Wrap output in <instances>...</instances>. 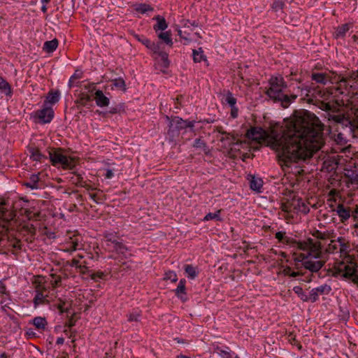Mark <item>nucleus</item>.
I'll return each instance as SVG.
<instances>
[{
	"label": "nucleus",
	"mask_w": 358,
	"mask_h": 358,
	"mask_svg": "<svg viewBox=\"0 0 358 358\" xmlns=\"http://www.w3.org/2000/svg\"><path fill=\"white\" fill-rule=\"evenodd\" d=\"M161 46L162 45H159V49L157 50V52H154L153 54L155 55H157L158 56H159L161 57V60H162V66L164 67V69H168L170 66V61L169 59V54L165 52V51H162L161 50Z\"/></svg>",
	"instance_id": "nucleus-31"
},
{
	"label": "nucleus",
	"mask_w": 358,
	"mask_h": 358,
	"mask_svg": "<svg viewBox=\"0 0 358 358\" xmlns=\"http://www.w3.org/2000/svg\"><path fill=\"white\" fill-rule=\"evenodd\" d=\"M319 294L318 292L316 291V288H313L310 290L309 294L308 295V302L310 301L312 303H314L317 301L319 299Z\"/></svg>",
	"instance_id": "nucleus-60"
},
{
	"label": "nucleus",
	"mask_w": 358,
	"mask_h": 358,
	"mask_svg": "<svg viewBox=\"0 0 358 358\" xmlns=\"http://www.w3.org/2000/svg\"><path fill=\"white\" fill-rule=\"evenodd\" d=\"M319 108L325 112L324 117L327 118L329 124L348 127L351 124L346 113H343L337 104V102L331 103L321 101L319 102Z\"/></svg>",
	"instance_id": "nucleus-2"
},
{
	"label": "nucleus",
	"mask_w": 358,
	"mask_h": 358,
	"mask_svg": "<svg viewBox=\"0 0 358 358\" xmlns=\"http://www.w3.org/2000/svg\"><path fill=\"white\" fill-rule=\"evenodd\" d=\"M158 38L163 41L166 45H168L170 47L173 46V41L171 38V33L170 31H164V32H160L157 35Z\"/></svg>",
	"instance_id": "nucleus-43"
},
{
	"label": "nucleus",
	"mask_w": 358,
	"mask_h": 358,
	"mask_svg": "<svg viewBox=\"0 0 358 358\" xmlns=\"http://www.w3.org/2000/svg\"><path fill=\"white\" fill-rule=\"evenodd\" d=\"M285 6V0H273L272 3L271 4V8L274 12H278L280 10H282Z\"/></svg>",
	"instance_id": "nucleus-48"
},
{
	"label": "nucleus",
	"mask_w": 358,
	"mask_h": 358,
	"mask_svg": "<svg viewBox=\"0 0 358 358\" xmlns=\"http://www.w3.org/2000/svg\"><path fill=\"white\" fill-rule=\"evenodd\" d=\"M111 251L115 252L117 254L120 255L124 259H127L132 255L129 252V248L123 243L122 240L119 241L117 245H115L111 248Z\"/></svg>",
	"instance_id": "nucleus-18"
},
{
	"label": "nucleus",
	"mask_w": 358,
	"mask_h": 358,
	"mask_svg": "<svg viewBox=\"0 0 358 358\" xmlns=\"http://www.w3.org/2000/svg\"><path fill=\"white\" fill-rule=\"evenodd\" d=\"M89 196L97 204L102 203L105 200L104 196H99L98 194L89 193Z\"/></svg>",
	"instance_id": "nucleus-64"
},
{
	"label": "nucleus",
	"mask_w": 358,
	"mask_h": 358,
	"mask_svg": "<svg viewBox=\"0 0 358 358\" xmlns=\"http://www.w3.org/2000/svg\"><path fill=\"white\" fill-rule=\"evenodd\" d=\"M48 158L54 166L61 165L64 169L73 170L78 161L76 157L66 156L64 154L65 150L62 148H48Z\"/></svg>",
	"instance_id": "nucleus-3"
},
{
	"label": "nucleus",
	"mask_w": 358,
	"mask_h": 358,
	"mask_svg": "<svg viewBox=\"0 0 358 358\" xmlns=\"http://www.w3.org/2000/svg\"><path fill=\"white\" fill-rule=\"evenodd\" d=\"M164 279L166 280H169L172 282H176L178 280V276L175 271H169L165 273Z\"/></svg>",
	"instance_id": "nucleus-59"
},
{
	"label": "nucleus",
	"mask_w": 358,
	"mask_h": 358,
	"mask_svg": "<svg viewBox=\"0 0 358 358\" xmlns=\"http://www.w3.org/2000/svg\"><path fill=\"white\" fill-rule=\"evenodd\" d=\"M22 248L21 241L7 235L0 237V253L7 255L8 252L17 254Z\"/></svg>",
	"instance_id": "nucleus-4"
},
{
	"label": "nucleus",
	"mask_w": 358,
	"mask_h": 358,
	"mask_svg": "<svg viewBox=\"0 0 358 358\" xmlns=\"http://www.w3.org/2000/svg\"><path fill=\"white\" fill-rule=\"evenodd\" d=\"M311 78L317 83L326 85L328 83V75L327 73H313Z\"/></svg>",
	"instance_id": "nucleus-34"
},
{
	"label": "nucleus",
	"mask_w": 358,
	"mask_h": 358,
	"mask_svg": "<svg viewBox=\"0 0 358 358\" xmlns=\"http://www.w3.org/2000/svg\"><path fill=\"white\" fill-rule=\"evenodd\" d=\"M309 250L311 252L315 253L313 255L314 258H318L319 255L321 253V243L320 241H315Z\"/></svg>",
	"instance_id": "nucleus-53"
},
{
	"label": "nucleus",
	"mask_w": 358,
	"mask_h": 358,
	"mask_svg": "<svg viewBox=\"0 0 358 358\" xmlns=\"http://www.w3.org/2000/svg\"><path fill=\"white\" fill-rule=\"evenodd\" d=\"M165 119L169 122L167 136L169 141L173 142L180 135V131L184 129V120L178 116H165Z\"/></svg>",
	"instance_id": "nucleus-6"
},
{
	"label": "nucleus",
	"mask_w": 358,
	"mask_h": 358,
	"mask_svg": "<svg viewBox=\"0 0 358 358\" xmlns=\"http://www.w3.org/2000/svg\"><path fill=\"white\" fill-rule=\"evenodd\" d=\"M74 176L71 177V181L78 187L85 186V181L81 173L76 171L72 172Z\"/></svg>",
	"instance_id": "nucleus-42"
},
{
	"label": "nucleus",
	"mask_w": 358,
	"mask_h": 358,
	"mask_svg": "<svg viewBox=\"0 0 358 358\" xmlns=\"http://www.w3.org/2000/svg\"><path fill=\"white\" fill-rule=\"evenodd\" d=\"M32 324L39 330H45L48 325V322L45 317H35L32 320Z\"/></svg>",
	"instance_id": "nucleus-36"
},
{
	"label": "nucleus",
	"mask_w": 358,
	"mask_h": 358,
	"mask_svg": "<svg viewBox=\"0 0 358 358\" xmlns=\"http://www.w3.org/2000/svg\"><path fill=\"white\" fill-rule=\"evenodd\" d=\"M45 301V295L43 293L36 292V295L34 298V303L35 306H38L40 303H43Z\"/></svg>",
	"instance_id": "nucleus-63"
},
{
	"label": "nucleus",
	"mask_w": 358,
	"mask_h": 358,
	"mask_svg": "<svg viewBox=\"0 0 358 358\" xmlns=\"http://www.w3.org/2000/svg\"><path fill=\"white\" fill-rule=\"evenodd\" d=\"M291 245L294 247L297 248L299 250H309L306 241H298L293 238V241Z\"/></svg>",
	"instance_id": "nucleus-56"
},
{
	"label": "nucleus",
	"mask_w": 358,
	"mask_h": 358,
	"mask_svg": "<svg viewBox=\"0 0 358 358\" xmlns=\"http://www.w3.org/2000/svg\"><path fill=\"white\" fill-rule=\"evenodd\" d=\"M236 99L233 96V94L229 91L227 92L224 97V101L229 105L230 107H234L236 104Z\"/></svg>",
	"instance_id": "nucleus-55"
},
{
	"label": "nucleus",
	"mask_w": 358,
	"mask_h": 358,
	"mask_svg": "<svg viewBox=\"0 0 358 358\" xmlns=\"http://www.w3.org/2000/svg\"><path fill=\"white\" fill-rule=\"evenodd\" d=\"M48 157L44 155H43L39 149H38L37 152L34 154L33 157L31 159L32 161L38 162H44Z\"/></svg>",
	"instance_id": "nucleus-58"
},
{
	"label": "nucleus",
	"mask_w": 358,
	"mask_h": 358,
	"mask_svg": "<svg viewBox=\"0 0 358 358\" xmlns=\"http://www.w3.org/2000/svg\"><path fill=\"white\" fill-rule=\"evenodd\" d=\"M294 206V208L301 211L305 214L309 213L310 209L308 206L306 204L304 201L301 198H296L294 197L292 199V204Z\"/></svg>",
	"instance_id": "nucleus-25"
},
{
	"label": "nucleus",
	"mask_w": 358,
	"mask_h": 358,
	"mask_svg": "<svg viewBox=\"0 0 358 358\" xmlns=\"http://www.w3.org/2000/svg\"><path fill=\"white\" fill-rule=\"evenodd\" d=\"M275 238L278 241L282 243L291 245L293 241V238L286 236L285 231H278L275 234Z\"/></svg>",
	"instance_id": "nucleus-41"
},
{
	"label": "nucleus",
	"mask_w": 358,
	"mask_h": 358,
	"mask_svg": "<svg viewBox=\"0 0 358 358\" xmlns=\"http://www.w3.org/2000/svg\"><path fill=\"white\" fill-rule=\"evenodd\" d=\"M59 99H60L59 90H51L47 94L45 103H49L52 105V104L57 103L59 101Z\"/></svg>",
	"instance_id": "nucleus-30"
},
{
	"label": "nucleus",
	"mask_w": 358,
	"mask_h": 358,
	"mask_svg": "<svg viewBox=\"0 0 358 358\" xmlns=\"http://www.w3.org/2000/svg\"><path fill=\"white\" fill-rule=\"evenodd\" d=\"M22 185L31 189H38L43 188V182L40 178V173L31 174L29 178L22 182Z\"/></svg>",
	"instance_id": "nucleus-13"
},
{
	"label": "nucleus",
	"mask_w": 358,
	"mask_h": 358,
	"mask_svg": "<svg viewBox=\"0 0 358 358\" xmlns=\"http://www.w3.org/2000/svg\"><path fill=\"white\" fill-rule=\"evenodd\" d=\"M112 83L114 87L117 89L122 90L123 92H126V83L124 80L122 78H115L112 80Z\"/></svg>",
	"instance_id": "nucleus-46"
},
{
	"label": "nucleus",
	"mask_w": 358,
	"mask_h": 358,
	"mask_svg": "<svg viewBox=\"0 0 358 358\" xmlns=\"http://www.w3.org/2000/svg\"><path fill=\"white\" fill-rule=\"evenodd\" d=\"M324 264V261H312L305 259V261L303 262V267L312 273H317L323 267Z\"/></svg>",
	"instance_id": "nucleus-15"
},
{
	"label": "nucleus",
	"mask_w": 358,
	"mask_h": 358,
	"mask_svg": "<svg viewBox=\"0 0 358 358\" xmlns=\"http://www.w3.org/2000/svg\"><path fill=\"white\" fill-rule=\"evenodd\" d=\"M335 240H331V243L328 245L326 251L328 253H335L338 252V245L335 243Z\"/></svg>",
	"instance_id": "nucleus-61"
},
{
	"label": "nucleus",
	"mask_w": 358,
	"mask_h": 358,
	"mask_svg": "<svg viewBox=\"0 0 358 358\" xmlns=\"http://www.w3.org/2000/svg\"><path fill=\"white\" fill-rule=\"evenodd\" d=\"M269 87L265 92L266 96L271 100L279 93L287 88V83L282 77L271 76L268 80Z\"/></svg>",
	"instance_id": "nucleus-7"
},
{
	"label": "nucleus",
	"mask_w": 358,
	"mask_h": 358,
	"mask_svg": "<svg viewBox=\"0 0 358 358\" xmlns=\"http://www.w3.org/2000/svg\"><path fill=\"white\" fill-rule=\"evenodd\" d=\"M18 231L21 235L26 237V240L27 241L29 238H34L36 229L34 224L24 222L20 225Z\"/></svg>",
	"instance_id": "nucleus-14"
},
{
	"label": "nucleus",
	"mask_w": 358,
	"mask_h": 358,
	"mask_svg": "<svg viewBox=\"0 0 358 358\" xmlns=\"http://www.w3.org/2000/svg\"><path fill=\"white\" fill-rule=\"evenodd\" d=\"M141 316V311L134 310L133 312L129 313L127 315V320L129 322H138Z\"/></svg>",
	"instance_id": "nucleus-52"
},
{
	"label": "nucleus",
	"mask_w": 358,
	"mask_h": 358,
	"mask_svg": "<svg viewBox=\"0 0 358 358\" xmlns=\"http://www.w3.org/2000/svg\"><path fill=\"white\" fill-rule=\"evenodd\" d=\"M284 121L281 136L273 129L270 134L261 127H253L248 130L246 136L256 141L271 138V147L278 152L279 163L289 167L292 163L312 157L320 148L323 128L319 118L306 110H294Z\"/></svg>",
	"instance_id": "nucleus-1"
},
{
	"label": "nucleus",
	"mask_w": 358,
	"mask_h": 358,
	"mask_svg": "<svg viewBox=\"0 0 358 358\" xmlns=\"http://www.w3.org/2000/svg\"><path fill=\"white\" fill-rule=\"evenodd\" d=\"M222 210H218L215 213H208L203 217V221H209L211 220H216L217 221H222V219L220 217V213Z\"/></svg>",
	"instance_id": "nucleus-49"
},
{
	"label": "nucleus",
	"mask_w": 358,
	"mask_h": 358,
	"mask_svg": "<svg viewBox=\"0 0 358 358\" xmlns=\"http://www.w3.org/2000/svg\"><path fill=\"white\" fill-rule=\"evenodd\" d=\"M58 44V40L56 38L51 41H47L44 43L43 50L48 53L52 52L57 49Z\"/></svg>",
	"instance_id": "nucleus-37"
},
{
	"label": "nucleus",
	"mask_w": 358,
	"mask_h": 358,
	"mask_svg": "<svg viewBox=\"0 0 358 358\" xmlns=\"http://www.w3.org/2000/svg\"><path fill=\"white\" fill-rule=\"evenodd\" d=\"M316 288V291L318 292L319 295L320 294H328L331 291V288L330 285L327 284H324L322 285H320Z\"/></svg>",
	"instance_id": "nucleus-57"
},
{
	"label": "nucleus",
	"mask_w": 358,
	"mask_h": 358,
	"mask_svg": "<svg viewBox=\"0 0 358 358\" xmlns=\"http://www.w3.org/2000/svg\"><path fill=\"white\" fill-rule=\"evenodd\" d=\"M216 131L224 135V137H222L220 141L221 142H227L229 145H234L235 144H238V141L236 140V136L234 134H231V133H228L223 130L222 127H218L216 129Z\"/></svg>",
	"instance_id": "nucleus-21"
},
{
	"label": "nucleus",
	"mask_w": 358,
	"mask_h": 358,
	"mask_svg": "<svg viewBox=\"0 0 358 358\" xmlns=\"http://www.w3.org/2000/svg\"><path fill=\"white\" fill-rule=\"evenodd\" d=\"M346 115H348V118L351 122V124H349L348 127H349L350 130L358 128V108L355 110L353 115H350L348 113H346Z\"/></svg>",
	"instance_id": "nucleus-39"
},
{
	"label": "nucleus",
	"mask_w": 358,
	"mask_h": 358,
	"mask_svg": "<svg viewBox=\"0 0 358 358\" xmlns=\"http://www.w3.org/2000/svg\"><path fill=\"white\" fill-rule=\"evenodd\" d=\"M103 236L105 241L107 243L106 245L108 247H111V248L115 245H117V242L121 240L118 233L116 231H106L103 233Z\"/></svg>",
	"instance_id": "nucleus-17"
},
{
	"label": "nucleus",
	"mask_w": 358,
	"mask_h": 358,
	"mask_svg": "<svg viewBox=\"0 0 358 358\" xmlns=\"http://www.w3.org/2000/svg\"><path fill=\"white\" fill-rule=\"evenodd\" d=\"M0 92L10 98L13 96V94L11 85L2 76H0Z\"/></svg>",
	"instance_id": "nucleus-29"
},
{
	"label": "nucleus",
	"mask_w": 358,
	"mask_h": 358,
	"mask_svg": "<svg viewBox=\"0 0 358 358\" xmlns=\"http://www.w3.org/2000/svg\"><path fill=\"white\" fill-rule=\"evenodd\" d=\"M184 270L187 277L191 280L195 279L199 275L198 268L192 264H185Z\"/></svg>",
	"instance_id": "nucleus-32"
},
{
	"label": "nucleus",
	"mask_w": 358,
	"mask_h": 358,
	"mask_svg": "<svg viewBox=\"0 0 358 358\" xmlns=\"http://www.w3.org/2000/svg\"><path fill=\"white\" fill-rule=\"evenodd\" d=\"M57 308L61 314L69 313L71 309V304L66 301L59 299V302L57 304Z\"/></svg>",
	"instance_id": "nucleus-44"
},
{
	"label": "nucleus",
	"mask_w": 358,
	"mask_h": 358,
	"mask_svg": "<svg viewBox=\"0 0 358 358\" xmlns=\"http://www.w3.org/2000/svg\"><path fill=\"white\" fill-rule=\"evenodd\" d=\"M91 101H92V98L89 94H85V93H82L80 95V98L76 101V103L81 105L83 106H86L87 103Z\"/></svg>",
	"instance_id": "nucleus-50"
},
{
	"label": "nucleus",
	"mask_w": 358,
	"mask_h": 358,
	"mask_svg": "<svg viewBox=\"0 0 358 358\" xmlns=\"http://www.w3.org/2000/svg\"><path fill=\"white\" fill-rule=\"evenodd\" d=\"M328 75V83L332 84H338V86L336 87V94H344L345 92L344 91V87H346V80L344 79V77L341 75H338L334 72H331L327 73Z\"/></svg>",
	"instance_id": "nucleus-12"
},
{
	"label": "nucleus",
	"mask_w": 358,
	"mask_h": 358,
	"mask_svg": "<svg viewBox=\"0 0 358 358\" xmlns=\"http://www.w3.org/2000/svg\"><path fill=\"white\" fill-rule=\"evenodd\" d=\"M122 113H125V103H120L116 104L114 106L110 107L108 111L104 113V114L105 115H108V114L114 115V114H117V113L120 114Z\"/></svg>",
	"instance_id": "nucleus-38"
},
{
	"label": "nucleus",
	"mask_w": 358,
	"mask_h": 358,
	"mask_svg": "<svg viewBox=\"0 0 358 358\" xmlns=\"http://www.w3.org/2000/svg\"><path fill=\"white\" fill-rule=\"evenodd\" d=\"M108 275V273L106 271H92L90 274V277L92 280L95 282H98L99 280H106Z\"/></svg>",
	"instance_id": "nucleus-40"
},
{
	"label": "nucleus",
	"mask_w": 358,
	"mask_h": 358,
	"mask_svg": "<svg viewBox=\"0 0 358 358\" xmlns=\"http://www.w3.org/2000/svg\"><path fill=\"white\" fill-rule=\"evenodd\" d=\"M15 217V213L8 207V203L5 200L0 201V227L8 230Z\"/></svg>",
	"instance_id": "nucleus-9"
},
{
	"label": "nucleus",
	"mask_w": 358,
	"mask_h": 358,
	"mask_svg": "<svg viewBox=\"0 0 358 358\" xmlns=\"http://www.w3.org/2000/svg\"><path fill=\"white\" fill-rule=\"evenodd\" d=\"M175 295L180 299L182 302H186L188 300L186 292V280L182 278L175 289Z\"/></svg>",
	"instance_id": "nucleus-16"
},
{
	"label": "nucleus",
	"mask_w": 358,
	"mask_h": 358,
	"mask_svg": "<svg viewBox=\"0 0 358 358\" xmlns=\"http://www.w3.org/2000/svg\"><path fill=\"white\" fill-rule=\"evenodd\" d=\"M352 27V24L350 23L343 24L335 29V31L333 33L334 38H343L345 36L346 33Z\"/></svg>",
	"instance_id": "nucleus-24"
},
{
	"label": "nucleus",
	"mask_w": 358,
	"mask_h": 358,
	"mask_svg": "<svg viewBox=\"0 0 358 358\" xmlns=\"http://www.w3.org/2000/svg\"><path fill=\"white\" fill-rule=\"evenodd\" d=\"M152 20L157 22V23L153 26V29L155 32H158L159 31H162L167 29L168 23L163 16L158 15L155 16Z\"/></svg>",
	"instance_id": "nucleus-26"
},
{
	"label": "nucleus",
	"mask_w": 358,
	"mask_h": 358,
	"mask_svg": "<svg viewBox=\"0 0 358 358\" xmlns=\"http://www.w3.org/2000/svg\"><path fill=\"white\" fill-rule=\"evenodd\" d=\"M336 273L341 275L343 278L351 279L354 283L358 285L357 264L350 261L348 264L341 262L335 267Z\"/></svg>",
	"instance_id": "nucleus-5"
},
{
	"label": "nucleus",
	"mask_w": 358,
	"mask_h": 358,
	"mask_svg": "<svg viewBox=\"0 0 358 358\" xmlns=\"http://www.w3.org/2000/svg\"><path fill=\"white\" fill-rule=\"evenodd\" d=\"M135 10L141 14H145L147 12L153 11L154 8L149 4L142 3L136 5Z\"/></svg>",
	"instance_id": "nucleus-45"
},
{
	"label": "nucleus",
	"mask_w": 358,
	"mask_h": 358,
	"mask_svg": "<svg viewBox=\"0 0 358 358\" xmlns=\"http://www.w3.org/2000/svg\"><path fill=\"white\" fill-rule=\"evenodd\" d=\"M357 71H352L350 72L346 77H344V79L346 80V87H344V90L347 91L346 93H348V87L355 88L358 87V78H357Z\"/></svg>",
	"instance_id": "nucleus-22"
},
{
	"label": "nucleus",
	"mask_w": 358,
	"mask_h": 358,
	"mask_svg": "<svg viewBox=\"0 0 358 358\" xmlns=\"http://www.w3.org/2000/svg\"><path fill=\"white\" fill-rule=\"evenodd\" d=\"M336 213L342 223H345L350 217V208L345 207L343 204L340 203L337 206Z\"/></svg>",
	"instance_id": "nucleus-23"
},
{
	"label": "nucleus",
	"mask_w": 358,
	"mask_h": 358,
	"mask_svg": "<svg viewBox=\"0 0 358 358\" xmlns=\"http://www.w3.org/2000/svg\"><path fill=\"white\" fill-rule=\"evenodd\" d=\"M295 90H296L299 96L301 95L304 96L305 97H309L314 94L315 87L313 86V83H305L298 86Z\"/></svg>",
	"instance_id": "nucleus-19"
},
{
	"label": "nucleus",
	"mask_w": 358,
	"mask_h": 358,
	"mask_svg": "<svg viewBox=\"0 0 358 358\" xmlns=\"http://www.w3.org/2000/svg\"><path fill=\"white\" fill-rule=\"evenodd\" d=\"M94 100L97 106L100 108L108 106L110 104V99L106 96L102 90H97L94 93Z\"/></svg>",
	"instance_id": "nucleus-20"
},
{
	"label": "nucleus",
	"mask_w": 358,
	"mask_h": 358,
	"mask_svg": "<svg viewBox=\"0 0 358 358\" xmlns=\"http://www.w3.org/2000/svg\"><path fill=\"white\" fill-rule=\"evenodd\" d=\"M299 96V94L296 91L295 93L289 94L287 91L282 90L279 94L275 96L271 100L274 103H280V106L284 108H288Z\"/></svg>",
	"instance_id": "nucleus-11"
},
{
	"label": "nucleus",
	"mask_w": 358,
	"mask_h": 358,
	"mask_svg": "<svg viewBox=\"0 0 358 358\" xmlns=\"http://www.w3.org/2000/svg\"><path fill=\"white\" fill-rule=\"evenodd\" d=\"M24 201V204L21 206V214L24 215L29 220H38L41 217V212L36 206L34 200L29 201L26 198L20 199Z\"/></svg>",
	"instance_id": "nucleus-8"
},
{
	"label": "nucleus",
	"mask_w": 358,
	"mask_h": 358,
	"mask_svg": "<svg viewBox=\"0 0 358 358\" xmlns=\"http://www.w3.org/2000/svg\"><path fill=\"white\" fill-rule=\"evenodd\" d=\"M293 291L303 302H308V294L305 293L300 286H295L293 288Z\"/></svg>",
	"instance_id": "nucleus-47"
},
{
	"label": "nucleus",
	"mask_w": 358,
	"mask_h": 358,
	"mask_svg": "<svg viewBox=\"0 0 358 358\" xmlns=\"http://www.w3.org/2000/svg\"><path fill=\"white\" fill-rule=\"evenodd\" d=\"M54 116V110L50 107H45L43 109L37 110L32 115L34 122L41 124L50 123Z\"/></svg>",
	"instance_id": "nucleus-10"
},
{
	"label": "nucleus",
	"mask_w": 358,
	"mask_h": 358,
	"mask_svg": "<svg viewBox=\"0 0 358 358\" xmlns=\"http://www.w3.org/2000/svg\"><path fill=\"white\" fill-rule=\"evenodd\" d=\"M214 353H217L222 358H232L235 353L231 350L229 347L225 346L224 349L219 345L214 347Z\"/></svg>",
	"instance_id": "nucleus-28"
},
{
	"label": "nucleus",
	"mask_w": 358,
	"mask_h": 358,
	"mask_svg": "<svg viewBox=\"0 0 358 358\" xmlns=\"http://www.w3.org/2000/svg\"><path fill=\"white\" fill-rule=\"evenodd\" d=\"M80 236L78 235H73L70 237L71 241L66 243V250L68 251H75L80 248Z\"/></svg>",
	"instance_id": "nucleus-33"
},
{
	"label": "nucleus",
	"mask_w": 358,
	"mask_h": 358,
	"mask_svg": "<svg viewBox=\"0 0 358 358\" xmlns=\"http://www.w3.org/2000/svg\"><path fill=\"white\" fill-rule=\"evenodd\" d=\"M250 187L252 190L257 192H262L264 182L261 178L256 177L255 176H250Z\"/></svg>",
	"instance_id": "nucleus-27"
},
{
	"label": "nucleus",
	"mask_w": 358,
	"mask_h": 358,
	"mask_svg": "<svg viewBox=\"0 0 358 358\" xmlns=\"http://www.w3.org/2000/svg\"><path fill=\"white\" fill-rule=\"evenodd\" d=\"M305 259H307V257L304 254H301L299 257L294 258V264L296 269L300 270L301 264L303 266Z\"/></svg>",
	"instance_id": "nucleus-54"
},
{
	"label": "nucleus",
	"mask_w": 358,
	"mask_h": 358,
	"mask_svg": "<svg viewBox=\"0 0 358 358\" xmlns=\"http://www.w3.org/2000/svg\"><path fill=\"white\" fill-rule=\"evenodd\" d=\"M141 43L152 52H157L159 49V45H162V42L155 43L154 41H152L147 37H145L143 39Z\"/></svg>",
	"instance_id": "nucleus-35"
},
{
	"label": "nucleus",
	"mask_w": 358,
	"mask_h": 358,
	"mask_svg": "<svg viewBox=\"0 0 358 358\" xmlns=\"http://www.w3.org/2000/svg\"><path fill=\"white\" fill-rule=\"evenodd\" d=\"M193 147L195 148H203L205 150L207 148V145L201 138H197L194 141Z\"/></svg>",
	"instance_id": "nucleus-62"
},
{
	"label": "nucleus",
	"mask_w": 358,
	"mask_h": 358,
	"mask_svg": "<svg viewBox=\"0 0 358 358\" xmlns=\"http://www.w3.org/2000/svg\"><path fill=\"white\" fill-rule=\"evenodd\" d=\"M192 55L194 62H201L202 60H206V57L203 54L201 48H199V51L193 50Z\"/></svg>",
	"instance_id": "nucleus-51"
}]
</instances>
